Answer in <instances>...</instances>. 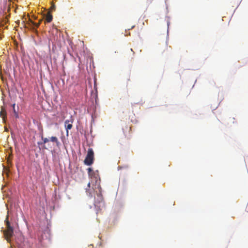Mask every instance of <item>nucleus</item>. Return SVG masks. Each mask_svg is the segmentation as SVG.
<instances>
[{"label": "nucleus", "instance_id": "4", "mask_svg": "<svg viewBox=\"0 0 248 248\" xmlns=\"http://www.w3.org/2000/svg\"><path fill=\"white\" fill-rule=\"evenodd\" d=\"M72 123L73 122L70 123V121L67 120L64 122V126L66 129V135L67 136L68 135V130H70L73 127Z\"/></svg>", "mask_w": 248, "mask_h": 248}, {"label": "nucleus", "instance_id": "12", "mask_svg": "<svg viewBox=\"0 0 248 248\" xmlns=\"http://www.w3.org/2000/svg\"><path fill=\"white\" fill-rule=\"evenodd\" d=\"M15 106H16V104H13L12 105L13 108H15Z\"/></svg>", "mask_w": 248, "mask_h": 248}, {"label": "nucleus", "instance_id": "2", "mask_svg": "<svg viewBox=\"0 0 248 248\" xmlns=\"http://www.w3.org/2000/svg\"><path fill=\"white\" fill-rule=\"evenodd\" d=\"M94 153L92 148H89L87 152V155L84 161V163L87 165H91L93 162Z\"/></svg>", "mask_w": 248, "mask_h": 248}, {"label": "nucleus", "instance_id": "14", "mask_svg": "<svg viewBox=\"0 0 248 248\" xmlns=\"http://www.w3.org/2000/svg\"><path fill=\"white\" fill-rule=\"evenodd\" d=\"M90 185H91L90 183H89L88 184V186L89 187H90Z\"/></svg>", "mask_w": 248, "mask_h": 248}, {"label": "nucleus", "instance_id": "16", "mask_svg": "<svg viewBox=\"0 0 248 248\" xmlns=\"http://www.w3.org/2000/svg\"><path fill=\"white\" fill-rule=\"evenodd\" d=\"M39 24H37V25H36V26H37V27H38V26H39Z\"/></svg>", "mask_w": 248, "mask_h": 248}, {"label": "nucleus", "instance_id": "15", "mask_svg": "<svg viewBox=\"0 0 248 248\" xmlns=\"http://www.w3.org/2000/svg\"><path fill=\"white\" fill-rule=\"evenodd\" d=\"M5 131H7V129L6 127H5Z\"/></svg>", "mask_w": 248, "mask_h": 248}, {"label": "nucleus", "instance_id": "8", "mask_svg": "<svg viewBox=\"0 0 248 248\" xmlns=\"http://www.w3.org/2000/svg\"><path fill=\"white\" fill-rule=\"evenodd\" d=\"M170 48L171 47L170 46H168V44H165L161 49V52L162 53H165L166 52H168L170 50Z\"/></svg>", "mask_w": 248, "mask_h": 248}, {"label": "nucleus", "instance_id": "5", "mask_svg": "<svg viewBox=\"0 0 248 248\" xmlns=\"http://www.w3.org/2000/svg\"><path fill=\"white\" fill-rule=\"evenodd\" d=\"M135 52L132 48L129 49L126 52L125 57L127 59L132 60L134 56Z\"/></svg>", "mask_w": 248, "mask_h": 248}, {"label": "nucleus", "instance_id": "13", "mask_svg": "<svg viewBox=\"0 0 248 248\" xmlns=\"http://www.w3.org/2000/svg\"><path fill=\"white\" fill-rule=\"evenodd\" d=\"M51 8H52V9H54V8H55V5H52V6H51Z\"/></svg>", "mask_w": 248, "mask_h": 248}, {"label": "nucleus", "instance_id": "6", "mask_svg": "<svg viewBox=\"0 0 248 248\" xmlns=\"http://www.w3.org/2000/svg\"><path fill=\"white\" fill-rule=\"evenodd\" d=\"M0 116L2 117L3 120L4 121H5V118L6 117V111L5 109L3 107H1V111L0 112Z\"/></svg>", "mask_w": 248, "mask_h": 248}, {"label": "nucleus", "instance_id": "1", "mask_svg": "<svg viewBox=\"0 0 248 248\" xmlns=\"http://www.w3.org/2000/svg\"><path fill=\"white\" fill-rule=\"evenodd\" d=\"M8 218L9 215H7L4 221L6 227V230L4 231V235L7 241L8 242H10V239L14 234V229L10 225V223L8 220Z\"/></svg>", "mask_w": 248, "mask_h": 248}, {"label": "nucleus", "instance_id": "3", "mask_svg": "<svg viewBox=\"0 0 248 248\" xmlns=\"http://www.w3.org/2000/svg\"><path fill=\"white\" fill-rule=\"evenodd\" d=\"M41 139L43 140L42 143L38 142V144H46L49 142V141H51L52 142L55 143L57 147H59L61 145L60 142L59 141L58 139L55 136H52L50 138V139H48L47 138H44L43 136L41 137Z\"/></svg>", "mask_w": 248, "mask_h": 248}, {"label": "nucleus", "instance_id": "11", "mask_svg": "<svg viewBox=\"0 0 248 248\" xmlns=\"http://www.w3.org/2000/svg\"><path fill=\"white\" fill-rule=\"evenodd\" d=\"M87 170H88V171L89 173H90L91 171H92L93 170L91 168H89L87 169Z\"/></svg>", "mask_w": 248, "mask_h": 248}, {"label": "nucleus", "instance_id": "7", "mask_svg": "<svg viewBox=\"0 0 248 248\" xmlns=\"http://www.w3.org/2000/svg\"><path fill=\"white\" fill-rule=\"evenodd\" d=\"M52 15L49 12H48L46 16L45 21L48 23H50L52 20Z\"/></svg>", "mask_w": 248, "mask_h": 248}, {"label": "nucleus", "instance_id": "9", "mask_svg": "<svg viewBox=\"0 0 248 248\" xmlns=\"http://www.w3.org/2000/svg\"><path fill=\"white\" fill-rule=\"evenodd\" d=\"M97 197L99 198V200H98V202L95 201V202H94L95 204L97 203H99L100 202H101L103 200L102 196L100 194H97Z\"/></svg>", "mask_w": 248, "mask_h": 248}, {"label": "nucleus", "instance_id": "10", "mask_svg": "<svg viewBox=\"0 0 248 248\" xmlns=\"http://www.w3.org/2000/svg\"><path fill=\"white\" fill-rule=\"evenodd\" d=\"M13 112L15 114V116L16 117V118H18V113L17 112V111H16L15 108H13Z\"/></svg>", "mask_w": 248, "mask_h": 248}]
</instances>
